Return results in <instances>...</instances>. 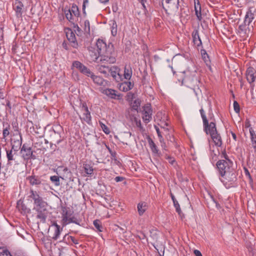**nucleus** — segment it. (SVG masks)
I'll return each mask as SVG.
<instances>
[{
    "mask_svg": "<svg viewBox=\"0 0 256 256\" xmlns=\"http://www.w3.org/2000/svg\"><path fill=\"white\" fill-rule=\"evenodd\" d=\"M192 38L194 45L196 46H200L202 45V42L200 38L198 32V30H194L192 33Z\"/></svg>",
    "mask_w": 256,
    "mask_h": 256,
    "instance_id": "nucleus-24",
    "label": "nucleus"
},
{
    "mask_svg": "<svg viewBox=\"0 0 256 256\" xmlns=\"http://www.w3.org/2000/svg\"><path fill=\"white\" fill-rule=\"evenodd\" d=\"M194 252L196 256H202L200 252L198 250H195Z\"/></svg>",
    "mask_w": 256,
    "mask_h": 256,
    "instance_id": "nucleus-55",
    "label": "nucleus"
},
{
    "mask_svg": "<svg viewBox=\"0 0 256 256\" xmlns=\"http://www.w3.org/2000/svg\"><path fill=\"white\" fill-rule=\"evenodd\" d=\"M134 85L130 82H124L120 86V88L124 92H128L133 88Z\"/></svg>",
    "mask_w": 256,
    "mask_h": 256,
    "instance_id": "nucleus-27",
    "label": "nucleus"
},
{
    "mask_svg": "<svg viewBox=\"0 0 256 256\" xmlns=\"http://www.w3.org/2000/svg\"><path fill=\"white\" fill-rule=\"evenodd\" d=\"M154 128H155L156 130V132L158 134V135L159 139L161 138H162L163 137H162V135L161 134V132H160V130L159 128L157 126H154Z\"/></svg>",
    "mask_w": 256,
    "mask_h": 256,
    "instance_id": "nucleus-53",
    "label": "nucleus"
},
{
    "mask_svg": "<svg viewBox=\"0 0 256 256\" xmlns=\"http://www.w3.org/2000/svg\"><path fill=\"white\" fill-rule=\"evenodd\" d=\"M164 158L168 160V162L172 165H173L175 162V160L174 158L171 157L170 156H168V154H166L164 156Z\"/></svg>",
    "mask_w": 256,
    "mask_h": 256,
    "instance_id": "nucleus-46",
    "label": "nucleus"
},
{
    "mask_svg": "<svg viewBox=\"0 0 256 256\" xmlns=\"http://www.w3.org/2000/svg\"><path fill=\"white\" fill-rule=\"evenodd\" d=\"M160 142V143L161 146L162 148L165 150H167V146L166 142L164 141V138H161L159 139Z\"/></svg>",
    "mask_w": 256,
    "mask_h": 256,
    "instance_id": "nucleus-47",
    "label": "nucleus"
},
{
    "mask_svg": "<svg viewBox=\"0 0 256 256\" xmlns=\"http://www.w3.org/2000/svg\"><path fill=\"white\" fill-rule=\"evenodd\" d=\"M94 82L98 86H106L107 84L106 80H105L102 78L100 76H96L93 73L90 76Z\"/></svg>",
    "mask_w": 256,
    "mask_h": 256,
    "instance_id": "nucleus-22",
    "label": "nucleus"
},
{
    "mask_svg": "<svg viewBox=\"0 0 256 256\" xmlns=\"http://www.w3.org/2000/svg\"><path fill=\"white\" fill-rule=\"evenodd\" d=\"M3 32L2 28L0 27V40L2 38Z\"/></svg>",
    "mask_w": 256,
    "mask_h": 256,
    "instance_id": "nucleus-63",
    "label": "nucleus"
},
{
    "mask_svg": "<svg viewBox=\"0 0 256 256\" xmlns=\"http://www.w3.org/2000/svg\"><path fill=\"white\" fill-rule=\"evenodd\" d=\"M68 238H70V240H72V241L75 244H78V240H76V239H75L73 236H70Z\"/></svg>",
    "mask_w": 256,
    "mask_h": 256,
    "instance_id": "nucleus-57",
    "label": "nucleus"
},
{
    "mask_svg": "<svg viewBox=\"0 0 256 256\" xmlns=\"http://www.w3.org/2000/svg\"><path fill=\"white\" fill-rule=\"evenodd\" d=\"M148 142L151 150L157 147L156 144H154V142L150 138H148Z\"/></svg>",
    "mask_w": 256,
    "mask_h": 256,
    "instance_id": "nucleus-44",
    "label": "nucleus"
},
{
    "mask_svg": "<svg viewBox=\"0 0 256 256\" xmlns=\"http://www.w3.org/2000/svg\"><path fill=\"white\" fill-rule=\"evenodd\" d=\"M96 46L97 48V50L100 53H103L107 52V50L109 48H112V46H110V45L107 46L106 43L102 40L98 39L96 43Z\"/></svg>",
    "mask_w": 256,
    "mask_h": 256,
    "instance_id": "nucleus-17",
    "label": "nucleus"
},
{
    "mask_svg": "<svg viewBox=\"0 0 256 256\" xmlns=\"http://www.w3.org/2000/svg\"><path fill=\"white\" fill-rule=\"evenodd\" d=\"M64 14L66 15V17L68 20L70 22H72L74 20L75 17L72 14V13L69 10H65Z\"/></svg>",
    "mask_w": 256,
    "mask_h": 256,
    "instance_id": "nucleus-34",
    "label": "nucleus"
},
{
    "mask_svg": "<svg viewBox=\"0 0 256 256\" xmlns=\"http://www.w3.org/2000/svg\"><path fill=\"white\" fill-rule=\"evenodd\" d=\"M48 206H44V208H38L36 210L37 212L36 218L40 219V221L44 223L46 220V218L48 214V211L47 209Z\"/></svg>",
    "mask_w": 256,
    "mask_h": 256,
    "instance_id": "nucleus-14",
    "label": "nucleus"
},
{
    "mask_svg": "<svg viewBox=\"0 0 256 256\" xmlns=\"http://www.w3.org/2000/svg\"><path fill=\"white\" fill-rule=\"evenodd\" d=\"M99 1L102 4H106L109 1V0H99Z\"/></svg>",
    "mask_w": 256,
    "mask_h": 256,
    "instance_id": "nucleus-64",
    "label": "nucleus"
},
{
    "mask_svg": "<svg viewBox=\"0 0 256 256\" xmlns=\"http://www.w3.org/2000/svg\"><path fill=\"white\" fill-rule=\"evenodd\" d=\"M66 36L71 46L74 48H77L78 44L76 40L75 34L70 30H69L68 31L66 32Z\"/></svg>",
    "mask_w": 256,
    "mask_h": 256,
    "instance_id": "nucleus-19",
    "label": "nucleus"
},
{
    "mask_svg": "<svg viewBox=\"0 0 256 256\" xmlns=\"http://www.w3.org/2000/svg\"><path fill=\"white\" fill-rule=\"evenodd\" d=\"M222 178L224 180L222 179L221 181L226 184L230 182L229 184H232L237 180L236 174L232 170H231L228 172H227L226 173V175H224V177Z\"/></svg>",
    "mask_w": 256,
    "mask_h": 256,
    "instance_id": "nucleus-13",
    "label": "nucleus"
},
{
    "mask_svg": "<svg viewBox=\"0 0 256 256\" xmlns=\"http://www.w3.org/2000/svg\"><path fill=\"white\" fill-rule=\"evenodd\" d=\"M250 139L252 145L254 148L256 150V134L252 128H250Z\"/></svg>",
    "mask_w": 256,
    "mask_h": 256,
    "instance_id": "nucleus-30",
    "label": "nucleus"
},
{
    "mask_svg": "<svg viewBox=\"0 0 256 256\" xmlns=\"http://www.w3.org/2000/svg\"><path fill=\"white\" fill-rule=\"evenodd\" d=\"M230 164H232V163L229 160L227 162L222 160L217 162V168L222 177H224V175H226V173L227 172H228L232 170L230 167Z\"/></svg>",
    "mask_w": 256,
    "mask_h": 256,
    "instance_id": "nucleus-6",
    "label": "nucleus"
},
{
    "mask_svg": "<svg viewBox=\"0 0 256 256\" xmlns=\"http://www.w3.org/2000/svg\"><path fill=\"white\" fill-rule=\"evenodd\" d=\"M94 225L97 230L99 232L102 231V226L100 221L98 220H96L94 221Z\"/></svg>",
    "mask_w": 256,
    "mask_h": 256,
    "instance_id": "nucleus-35",
    "label": "nucleus"
},
{
    "mask_svg": "<svg viewBox=\"0 0 256 256\" xmlns=\"http://www.w3.org/2000/svg\"><path fill=\"white\" fill-rule=\"evenodd\" d=\"M234 108L235 112L237 113L239 112H240V106L238 102L236 101H234Z\"/></svg>",
    "mask_w": 256,
    "mask_h": 256,
    "instance_id": "nucleus-49",
    "label": "nucleus"
},
{
    "mask_svg": "<svg viewBox=\"0 0 256 256\" xmlns=\"http://www.w3.org/2000/svg\"><path fill=\"white\" fill-rule=\"evenodd\" d=\"M107 68H108V66L102 65L98 68V70L100 73L106 75L108 74V72L106 69Z\"/></svg>",
    "mask_w": 256,
    "mask_h": 256,
    "instance_id": "nucleus-42",
    "label": "nucleus"
},
{
    "mask_svg": "<svg viewBox=\"0 0 256 256\" xmlns=\"http://www.w3.org/2000/svg\"><path fill=\"white\" fill-rule=\"evenodd\" d=\"M124 180V178L122 176H116L114 180L116 182H122Z\"/></svg>",
    "mask_w": 256,
    "mask_h": 256,
    "instance_id": "nucleus-54",
    "label": "nucleus"
},
{
    "mask_svg": "<svg viewBox=\"0 0 256 256\" xmlns=\"http://www.w3.org/2000/svg\"><path fill=\"white\" fill-rule=\"evenodd\" d=\"M20 152L24 160H28L32 158V148L28 146L25 144H23Z\"/></svg>",
    "mask_w": 256,
    "mask_h": 256,
    "instance_id": "nucleus-16",
    "label": "nucleus"
},
{
    "mask_svg": "<svg viewBox=\"0 0 256 256\" xmlns=\"http://www.w3.org/2000/svg\"><path fill=\"white\" fill-rule=\"evenodd\" d=\"M84 172L88 175H92L94 172L93 166L91 164L85 163L83 164Z\"/></svg>",
    "mask_w": 256,
    "mask_h": 256,
    "instance_id": "nucleus-28",
    "label": "nucleus"
},
{
    "mask_svg": "<svg viewBox=\"0 0 256 256\" xmlns=\"http://www.w3.org/2000/svg\"><path fill=\"white\" fill-rule=\"evenodd\" d=\"M72 66L77 68L82 74L90 77L93 74L90 70L82 63L78 61H74L72 63Z\"/></svg>",
    "mask_w": 256,
    "mask_h": 256,
    "instance_id": "nucleus-10",
    "label": "nucleus"
},
{
    "mask_svg": "<svg viewBox=\"0 0 256 256\" xmlns=\"http://www.w3.org/2000/svg\"><path fill=\"white\" fill-rule=\"evenodd\" d=\"M138 210L140 216H142L147 209V205L145 202H141L138 204Z\"/></svg>",
    "mask_w": 256,
    "mask_h": 256,
    "instance_id": "nucleus-29",
    "label": "nucleus"
},
{
    "mask_svg": "<svg viewBox=\"0 0 256 256\" xmlns=\"http://www.w3.org/2000/svg\"><path fill=\"white\" fill-rule=\"evenodd\" d=\"M0 256H12L8 250L4 248H0Z\"/></svg>",
    "mask_w": 256,
    "mask_h": 256,
    "instance_id": "nucleus-38",
    "label": "nucleus"
},
{
    "mask_svg": "<svg viewBox=\"0 0 256 256\" xmlns=\"http://www.w3.org/2000/svg\"><path fill=\"white\" fill-rule=\"evenodd\" d=\"M140 1V2L142 4V5L143 7L144 8H146V6H144V1L145 0H138Z\"/></svg>",
    "mask_w": 256,
    "mask_h": 256,
    "instance_id": "nucleus-62",
    "label": "nucleus"
},
{
    "mask_svg": "<svg viewBox=\"0 0 256 256\" xmlns=\"http://www.w3.org/2000/svg\"><path fill=\"white\" fill-rule=\"evenodd\" d=\"M162 5L166 14H172L178 10L179 0H162Z\"/></svg>",
    "mask_w": 256,
    "mask_h": 256,
    "instance_id": "nucleus-3",
    "label": "nucleus"
},
{
    "mask_svg": "<svg viewBox=\"0 0 256 256\" xmlns=\"http://www.w3.org/2000/svg\"><path fill=\"white\" fill-rule=\"evenodd\" d=\"M152 110L150 104H146L144 106L142 118L145 122L148 123L152 120Z\"/></svg>",
    "mask_w": 256,
    "mask_h": 256,
    "instance_id": "nucleus-9",
    "label": "nucleus"
},
{
    "mask_svg": "<svg viewBox=\"0 0 256 256\" xmlns=\"http://www.w3.org/2000/svg\"><path fill=\"white\" fill-rule=\"evenodd\" d=\"M74 223L78 225H80V222H78V220L74 216H73L72 219L68 222V224L70 223Z\"/></svg>",
    "mask_w": 256,
    "mask_h": 256,
    "instance_id": "nucleus-51",
    "label": "nucleus"
},
{
    "mask_svg": "<svg viewBox=\"0 0 256 256\" xmlns=\"http://www.w3.org/2000/svg\"><path fill=\"white\" fill-rule=\"evenodd\" d=\"M256 70L252 67H249L246 71V77L247 80L250 84L253 82L255 80Z\"/></svg>",
    "mask_w": 256,
    "mask_h": 256,
    "instance_id": "nucleus-20",
    "label": "nucleus"
},
{
    "mask_svg": "<svg viewBox=\"0 0 256 256\" xmlns=\"http://www.w3.org/2000/svg\"><path fill=\"white\" fill-rule=\"evenodd\" d=\"M99 124L101 128H102V130L105 134H108L110 132V129L106 124H104L101 122H99Z\"/></svg>",
    "mask_w": 256,
    "mask_h": 256,
    "instance_id": "nucleus-39",
    "label": "nucleus"
},
{
    "mask_svg": "<svg viewBox=\"0 0 256 256\" xmlns=\"http://www.w3.org/2000/svg\"><path fill=\"white\" fill-rule=\"evenodd\" d=\"M250 126V122L248 120H246L244 123V126L246 128H248Z\"/></svg>",
    "mask_w": 256,
    "mask_h": 256,
    "instance_id": "nucleus-56",
    "label": "nucleus"
},
{
    "mask_svg": "<svg viewBox=\"0 0 256 256\" xmlns=\"http://www.w3.org/2000/svg\"><path fill=\"white\" fill-rule=\"evenodd\" d=\"M141 100L139 98H136L131 102L132 108L135 110L138 111V108L140 106Z\"/></svg>",
    "mask_w": 256,
    "mask_h": 256,
    "instance_id": "nucleus-33",
    "label": "nucleus"
},
{
    "mask_svg": "<svg viewBox=\"0 0 256 256\" xmlns=\"http://www.w3.org/2000/svg\"><path fill=\"white\" fill-rule=\"evenodd\" d=\"M102 92L112 99L120 100L122 95L117 92L116 90L112 88H106L103 90Z\"/></svg>",
    "mask_w": 256,
    "mask_h": 256,
    "instance_id": "nucleus-15",
    "label": "nucleus"
},
{
    "mask_svg": "<svg viewBox=\"0 0 256 256\" xmlns=\"http://www.w3.org/2000/svg\"><path fill=\"white\" fill-rule=\"evenodd\" d=\"M50 180L53 183H54L55 186H58L60 185L59 176H51L50 177Z\"/></svg>",
    "mask_w": 256,
    "mask_h": 256,
    "instance_id": "nucleus-37",
    "label": "nucleus"
},
{
    "mask_svg": "<svg viewBox=\"0 0 256 256\" xmlns=\"http://www.w3.org/2000/svg\"><path fill=\"white\" fill-rule=\"evenodd\" d=\"M111 32L113 36H115L117 34V24L115 20H112V22Z\"/></svg>",
    "mask_w": 256,
    "mask_h": 256,
    "instance_id": "nucleus-36",
    "label": "nucleus"
},
{
    "mask_svg": "<svg viewBox=\"0 0 256 256\" xmlns=\"http://www.w3.org/2000/svg\"><path fill=\"white\" fill-rule=\"evenodd\" d=\"M52 226L54 227V232L53 236H52V238L54 240H56L59 238L61 231L62 230V228H61L60 226L58 225L56 222H54L52 224Z\"/></svg>",
    "mask_w": 256,
    "mask_h": 256,
    "instance_id": "nucleus-26",
    "label": "nucleus"
},
{
    "mask_svg": "<svg viewBox=\"0 0 256 256\" xmlns=\"http://www.w3.org/2000/svg\"><path fill=\"white\" fill-rule=\"evenodd\" d=\"M132 68L128 66H126L124 70V78L126 80H130L132 76Z\"/></svg>",
    "mask_w": 256,
    "mask_h": 256,
    "instance_id": "nucleus-31",
    "label": "nucleus"
},
{
    "mask_svg": "<svg viewBox=\"0 0 256 256\" xmlns=\"http://www.w3.org/2000/svg\"><path fill=\"white\" fill-rule=\"evenodd\" d=\"M88 0H84L83 4H82V9L84 10L86 8V4L88 3Z\"/></svg>",
    "mask_w": 256,
    "mask_h": 256,
    "instance_id": "nucleus-59",
    "label": "nucleus"
},
{
    "mask_svg": "<svg viewBox=\"0 0 256 256\" xmlns=\"http://www.w3.org/2000/svg\"><path fill=\"white\" fill-rule=\"evenodd\" d=\"M106 69L108 72L110 73L111 76L114 80H117L118 76L120 77V75L119 74L120 69L117 66H113L110 68L108 67Z\"/></svg>",
    "mask_w": 256,
    "mask_h": 256,
    "instance_id": "nucleus-25",
    "label": "nucleus"
},
{
    "mask_svg": "<svg viewBox=\"0 0 256 256\" xmlns=\"http://www.w3.org/2000/svg\"><path fill=\"white\" fill-rule=\"evenodd\" d=\"M195 14H196V16H197V18L199 20H201L202 18V14H201V10H196L195 11Z\"/></svg>",
    "mask_w": 256,
    "mask_h": 256,
    "instance_id": "nucleus-52",
    "label": "nucleus"
},
{
    "mask_svg": "<svg viewBox=\"0 0 256 256\" xmlns=\"http://www.w3.org/2000/svg\"><path fill=\"white\" fill-rule=\"evenodd\" d=\"M153 154H154L155 156H160L161 155L160 152L158 150V148L156 147L155 148H154L152 150Z\"/></svg>",
    "mask_w": 256,
    "mask_h": 256,
    "instance_id": "nucleus-50",
    "label": "nucleus"
},
{
    "mask_svg": "<svg viewBox=\"0 0 256 256\" xmlns=\"http://www.w3.org/2000/svg\"><path fill=\"white\" fill-rule=\"evenodd\" d=\"M69 10L75 18H78L80 14L78 8L76 4H73Z\"/></svg>",
    "mask_w": 256,
    "mask_h": 256,
    "instance_id": "nucleus-32",
    "label": "nucleus"
},
{
    "mask_svg": "<svg viewBox=\"0 0 256 256\" xmlns=\"http://www.w3.org/2000/svg\"><path fill=\"white\" fill-rule=\"evenodd\" d=\"M10 126L8 124H7L6 127L4 129L2 135L3 138H5L8 136L10 134Z\"/></svg>",
    "mask_w": 256,
    "mask_h": 256,
    "instance_id": "nucleus-40",
    "label": "nucleus"
},
{
    "mask_svg": "<svg viewBox=\"0 0 256 256\" xmlns=\"http://www.w3.org/2000/svg\"><path fill=\"white\" fill-rule=\"evenodd\" d=\"M194 0V10L195 11L198 10H201V6L198 0Z\"/></svg>",
    "mask_w": 256,
    "mask_h": 256,
    "instance_id": "nucleus-48",
    "label": "nucleus"
},
{
    "mask_svg": "<svg viewBox=\"0 0 256 256\" xmlns=\"http://www.w3.org/2000/svg\"><path fill=\"white\" fill-rule=\"evenodd\" d=\"M110 154H111V156H112V158L113 159H114L116 160V152L114 151H113L111 153H110Z\"/></svg>",
    "mask_w": 256,
    "mask_h": 256,
    "instance_id": "nucleus-58",
    "label": "nucleus"
},
{
    "mask_svg": "<svg viewBox=\"0 0 256 256\" xmlns=\"http://www.w3.org/2000/svg\"><path fill=\"white\" fill-rule=\"evenodd\" d=\"M72 66L77 68L82 74L90 77L93 74L90 70L82 63L78 61H74L72 63Z\"/></svg>",
    "mask_w": 256,
    "mask_h": 256,
    "instance_id": "nucleus-11",
    "label": "nucleus"
},
{
    "mask_svg": "<svg viewBox=\"0 0 256 256\" xmlns=\"http://www.w3.org/2000/svg\"><path fill=\"white\" fill-rule=\"evenodd\" d=\"M169 138L168 140H170L171 142L174 141V138L172 136H169Z\"/></svg>",
    "mask_w": 256,
    "mask_h": 256,
    "instance_id": "nucleus-60",
    "label": "nucleus"
},
{
    "mask_svg": "<svg viewBox=\"0 0 256 256\" xmlns=\"http://www.w3.org/2000/svg\"><path fill=\"white\" fill-rule=\"evenodd\" d=\"M203 122L204 130L206 134H210L212 141L218 146L222 144L221 136L218 133L214 116L211 110H210L208 118L202 108L200 110Z\"/></svg>",
    "mask_w": 256,
    "mask_h": 256,
    "instance_id": "nucleus-1",
    "label": "nucleus"
},
{
    "mask_svg": "<svg viewBox=\"0 0 256 256\" xmlns=\"http://www.w3.org/2000/svg\"><path fill=\"white\" fill-rule=\"evenodd\" d=\"M27 179L28 180L30 184L32 186H40V184H43L42 182H44V180L38 176H30L27 178Z\"/></svg>",
    "mask_w": 256,
    "mask_h": 256,
    "instance_id": "nucleus-21",
    "label": "nucleus"
},
{
    "mask_svg": "<svg viewBox=\"0 0 256 256\" xmlns=\"http://www.w3.org/2000/svg\"><path fill=\"white\" fill-rule=\"evenodd\" d=\"M81 111L82 112V117L80 118L82 120L90 124L92 121L90 112L88 110V107L86 103H83L81 106Z\"/></svg>",
    "mask_w": 256,
    "mask_h": 256,
    "instance_id": "nucleus-12",
    "label": "nucleus"
},
{
    "mask_svg": "<svg viewBox=\"0 0 256 256\" xmlns=\"http://www.w3.org/2000/svg\"><path fill=\"white\" fill-rule=\"evenodd\" d=\"M182 76L183 77L182 83L188 88L194 90L196 94V90H198L200 81L198 79V74L196 70H186L180 72Z\"/></svg>",
    "mask_w": 256,
    "mask_h": 256,
    "instance_id": "nucleus-2",
    "label": "nucleus"
},
{
    "mask_svg": "<svg viewBox=\"0 0 256 256\" xmlns=\"http://www.w3.org/2000/svg\"><path fill=\"white\" fill-rule=\"evenodd\" d=\"M174 203V205L176 208V212L179 214H180V213L182 212V211H181V210H180V206L177 200H175L174 201V202H173Z\"/></svg>",
    "mask_w": 256,
    "mask_h": 256,
    "instance_id": "nucleus-43",
    "label": "nucleus"
},
{
    "mask_svg": "<svg viewBox=\"0 0 256 256\" xmlns=\"http://www.w3.org/2000/svg\"><path fill=\"white\" fill-rule=\"evenodd\" d=\"M28 197L33 200L34 204L36 206L35 210L38 208H44V206H48L47 202L44 200L40 196L36 191L30 190V194Z\"/></svg>",
    "mask_w": 256,
    "mask_h": 256,
    "instance_id": "nucleus-4",
    "label": "nucleus"
},
{
    "mask_svg": "<svg viewBox=\"0 0 256 256\" xmlns=\"http://www.w3.org/2000/svg\"><path fill=\"white\" fill-rule=\"evenodd\" d=\"M256 10L250 8L246 12L244 18V23L246 26H249L254 18Z\"/></svg>",
    "mask_w": 256,
    "mask_h": 256,
    "instance_id": "nucleus-18",
    "label": "nucleus"
},
{
    "mask_svg": "<svg viewBox=\"0 0 256 256\" xmlns=\"http://www.w3.org/2000/svg\"><path fill=\"white\" fill-rule=\"evenodd\" d=\"M24 0H16L13 4V8L16 16L18 18H22V14L26 10V8L24 6Z\"/></svg>",
    "mask_w": 256,
    "mask_h": 256,
    "instance_id": "nucleus-7",
    "label": "nucleus"
},
{
    "mask_svg": "<svg viewBox=\"0 0 256 256\" xmlns=\"http://www.w3.org/2000/svg\"><path fill=\"white\" fill-rule=\"evenodd\" d=\"M232 137L234 138V140H236V134L234 133L233 132H232Z\"/></svg>",
    "mask_w": 256,
    "mask_h": 256,
    "instance_id": "nucleus-61",
    "label": "nucleus"
},
{
    "mask_svg": "<svg viewBox=\"0 0 256 256\" xmlns=\"http://www.w3.org/2000/svg\"><path fill=\"white\" fill-rule=\"evenodd\" d=\"M12 150H6V156H7L8 162H10L14 160L13 154H12Z\"/></svg>",
    "mask_w": 256,
    "mask_h": 256,
    "instance_id": "nucleus-45",
    "label": "nucleus"
},
{
    "mask_svg": "<svg viewBox=\"0 0 256 256\" xmlns=\"http://www.w3.org/2000/svg\"><path fill=\"white\" fill-rule=\"evenodd\" d=\"M73 212L69 208L62 207V224L63 226L68 224V222L74 216Z\"/></svg>",
    "mask_w": 256,
    "mask_h": 256,
    "instance_id": "nucleus-8",
    "label": "nucleus"
},
{
    "mask_svg": "<svg viewBox=\"0 0 256 256\" xmlns=\"http://www.w3.org/2000/svg\"><path fill=\"white\" fill-rule=\"evenodd\" d=\"M89 54L92 61L99 62L98 59L100 56V54L97 50H96L94 48H91L89 50Z\"/></svg>",
    "mask_w": 256,
    "mask_h": 256,
    "instance_id": "nucleus-23",
    "label": "nucleus"
},
{
    "mask_svg": "<svg viewBox=\"0 0 256 256\" xmlns=\"http://www.w3.org/2000/svg\"><path fill=\"white\" fill-rule=\"evenodd\" d=\"M112 48H109L107 52L100 54V62L102 64H114L116 62V58L112 55Z\"/></svg>",
    "mask_w": 256,
    "mask_h": 256,
    "instance_id": "nucleus-5",
    "label": "nucleus"
},
{
    "mask_svg": "<svg viewBox=\"0 0 256 256\" xmlns=\"http://www.w3.org/2000/svg\"><path fill=\"white\" fill-rule=\"evenodd\" d=\"M84 30L87 33L90 32V24L88 20H86L84 22Z\"/></svg>",
    "mask_w": 256,
    "mask_h": 256,
    "instance_id": "nucleus-41",
    "label": "nucleus"
}]
</instances>
